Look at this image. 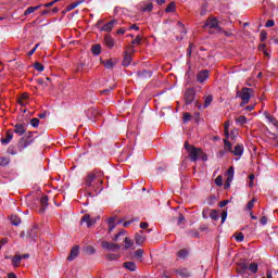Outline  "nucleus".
Masks as SVG:
<instances>
[{
	"label": "nucleus",
	"mask_w": 278,
	"mask_h": 278,
	"mask_svg": "<svg viewBox=\"0 0 278 278\" xmlns=\"http://www.w3.org/2000/svg\"><path fill=\"white\" fill-rule=\"evenodd\" d=\"M103 184V172L93 170L87 175L85 178V188L87 190V194L92 197V192L99 194L101 192V185Z\"/></svg>",
	"instance_id": "1"
},
{
	"label": "nucleus",
	"mask_w": 278,
	"mask_h": 278,
	"mask_svg": "<svg viewBox=\"0 0 278 278\" xmlns=\"http://www.w3.org/2000/svg\"><path fill=\"white\" fill-rule=\"evenodd\" d=\"M185 149L188 151L191 162H197V160L207 162V154H205L201 148H194L190 146V143L185 142Z\"/></svg>",
	"instance_id": "2"
},
{
	"label": "nucleus",
	"mask_w": 278,
	"mask_h": 278,
	"mask_svg": "<svg viewBox=\"0 0 278 278\" xmlns=\"http://www.w3.org/2000/svg\"><path fill=\"white\" fill-rule=\"evenodd\" d=\"M36 134L34 131L26 132L17 142V149L20 152L25 151L27 147H31L36 142Z\"/></svg>",
	"instance_id": "3"
},
{
	"label": "nucleus",
	"mask_w": 278,
	"mask_h": 278,
	"mask_svg": "<svg viewBox=\"0 0 278 278\" xmlns=\"http://www.w3.org/2000/svg\"><path fill=\"white\" fill-rule=\"evenodd\" d=\"M224 149L225 151L233 153L237 157H242V155H244V146L237 144L233 149V146L231 144V142H229L228 139H224Z\"/></svg>",
	"instance_id": "4"
},
{
	"label": "nucleus",
	"mask_w": 278,
	"mask_h": 278,
	"mask_svg": "<svg viewBox=\"0 0 278 278\" xmlns=\"http://www.w3.org/2000/svg\"><path fill=\"white\" fill-rule=\"evenodd\" d=\"M251 94H253V89L247 87L237 92V97H239V99L242 101L241 105H247V103L251 101Z\"/></svg>",
	"instance_id": "5"
},
{
	"label": "nucleus",
	"mask_w": 278,
	"mask_h": 278,
	"mask_svg": "<svg viewBox=\"0 0 278 278\" xmlns=\"http://www.w3.org/2000/svg\"><path fill=\"white\" fill-rule=\"evenodd\" d=\"M205 26L210 27V29H216L217 31H222V28L218 25V20L216 17L207 18L205 22Z\"/></svg>",
	"instance_id": "6"
},
{
	"label": "nucleus",
	"mask_w": 278,
	"mask_h": 278,
	"mask_svg": "<svg viewBox=\"0 0 278 278\" xmlns=\"http://www.w3.org/2000/svg\"><path fill=\"white\" fill-rule=\"evenodd\" d=\"M13 131L17 136H25V131H27V125L23 123H17L15 124Z\"/></svg>",
	"instance_id": "7"
},
{
	"label": "nucleus",
	"mask_w": 278,
	"mask_h": 278,
	"mask_svg": "<svg viewBox=\"0 0 278 278\" xmlns=\"http://www.w3.org/2000/svg\"><path fill=\"white\" fill-rule=\"evenodd\" d=\"M101 245H102V249H106V251H119L121 250V245H118L116 243H111L108 241H102Z\"/></svg>",
	"instance_id": "8"
},
{
	"label": "nucleus",
	"mask_w": 278,
	"mask_h": 278,
	"mask_svg": "<svg viewBox=\"0 0 278 278\" xmlns=\"http://www.w3.org/2000/svg\"><path fill=\"white\" fill-rule=\"evenodd\" d=\"M237 273L239 275H244L247 273V270H249V263L247 261H240L237 264Z\"/></svg>",
	"instance_id": "9"
},
{
	"label": "nucleus",
	"mask_w": 278,
	"mask_h": 278,
	"mask_svg": "<svg viewBox=\"0 0 278 278\" xmlns=\"http://www.w3.org/2000/svg\"><path fill=\"white\" fill-rule=\"evenodd\" d=\"M194 97H195L194 89H188L185 92L186 105H190L192 103V101H194Z\"/></svg>",
	"instance_id": "10"
},
{
	"label": "nucleus",
	"mask_w": 278,
	"mask_h": 278,
	"mask_svg": "<svg viewBox=\"0 0 278 278\" xmlns=\"http://www.w3.org/2000/svg\"><path fill=\"white\" fill-rule=\"evenodd\" d=\"M100 217H90V215L86 214L83 216V223L87 224V227H92L94 223L99 220Z\"/></svg>",
	"instance_id": "11"
},
{
	"label": "nucleus",
	"mask_w": 278,
	"mask_h": 278,
	"mask_svg": "<svg viewBox=\"0 0 278 278\" xmlns=\"http://www.w3.org/2000/svg\"><path fill=\"white\" fill-rule=\"evenodd\" d=\"M208 77L210 71L203 70L197 74V81H199V84H203V81H205V79H207Z\"/></svg>",
	"instance_id": "12"
},
{
	"label": "nucleus",
	"mask_w": 278,
	"mask_h": 278,
	"mask_svg": "<svg viewBox=\"0 0 278 278\" xmlns=\"http://www.w3.org/2000/svg\"><path fill=\"white\" fill-rule=\"evenodd\" d=\"M14 138V131L12 129L7 130V135L1 139V144H10Z\"/></svg>",
	"instance_id": "13"
},
{
	"label": "nucleus",
	"mask_w": 278,
	"mask_h": 278,
	"mask_svg": "<svg viewBox=\"0 0 278 278\" xmlns=\"http://www.w3.org/2000/svg\"><path fill=\"white\" fill-rule=\"evenodd\" d=\"M79 255V245H74L67 256L68 262H73Z\"/></svg>",
	"instance_id": "14"
},
{
	"label": "nucleus",
	"mask_w": 278,
	"mask_h": 278,
	"mask_svg": "<svg viewBox=\"0 0 278 278\" xmlns=\"http://www.w3.org/2000/svg\"><path fill=\"white\" fill-rule=\"evenodd\" d=\"M114 25H118V21L113 20L102 26V31H112L114 29Z\"/></svg>",
	"instance_id": "15"
},
{
	"label": "nucleus",
	"mask_w": 278,
	"mask_h": 278,
	"mask_svg": "<svg viewBox=\"0 0 278 278\" xmlns=\"http://www.w3.org/2000/svg\"><path fill=\"white\" fill-rule=\"evenodd\" d=\"M136 244L139 247H142L143 242H147V236H144L142 232L135 235Z\"/></svg>",
	"instance_id": "16"
},
{
	"label": "nucleus",
	"mask_w": 278,
	"mask_h": 278,
	"mask_svg": "<svg viewBox=\"0 0 278 278\" xmlns=\"http://www.w3.org/2000/svg\"><path fill=\"white\" fill-rule=\"evenodd\" d=\"M40 205H41V207H40L39 212L42 214L47 210V205H49V197L43 195L40 199Z\"/></svg>",
	"instance_id": "17"
},
{
	"label": "nucleus",
	"mask_w": 278,
	"mask_h": 278,
	"mask_svg": "<svg viewBox=\"0 0 278 278\" xmlns=\"http://www.w3.org/2000/svg\"><path fill=\"white\" fill-rule=\"evenodd\" d=\"M104 45L109 47V49H114V38L110 35L104 36Z\"/></svg>",
	"instance_id": "18"
},
{
	"label": "nucleus",
	"mask_w": 278,
	"mask_h": 278,
	"mask_svg": "<svg viewBox=\"0 0 278 278\" xmlns=\"http://www.w3.org/2000/svg\"><path fill=\"white\" fill-rule=\"evenodd\" d=\"M124 268H126V270H130V273H136V269L138 267L136 266V263H134V262H125Z\"/></svg>",
	"instance_id": "19"
},
{
	"label": "nucleus",
	"mask_w": 278,
	"mask_h": 278,
	"mask_svg": "<svg viewBox=\"0 0 278 278\" xmlns=\"http://www.w3.org/2000/svg\"><path fill=\"white\" fill-rule=\"evenodd\" d=\"M131 55L129 54V52H124V60H123V66H129V64H131Z\"/></svg>",
	"instance_id": "20"
},
{
	"label": "nucleus",
	"mask_w": 278,
	"mask_h": 278,
	"mask_svg": "<svg viewBox=\"0 0 278 278\" xmlns=\"http://www.w3.org/2000/svg\"><path fill=\"white\" fill-rule=\"evenodd\" d=\"M176 273L177 275H179V277H182V278L190 277V273L188 271L187 268L177 269Z\"/></svg>",
	"instance_id": "21"
},
{
	"label": "nucleus",
	"mask_w": 278,
	"mask_h": 278,
	"mask_svg": "<svg viewBox=\"0 0 278 278\" xmlns=\"http://www.w3.org/2000/svg\"><path fill=\"white\" fill-rule=\"evenodd\" d=\"M81 3H84V0H79V1L68 4L66 7V12H71L72 10H75V8H77V5H81Z\"/></svg>",
	"instance_id": "22"
},
{
	"label": "nucleus",
	"mask_w": 278,
	"mask_h": 278,
	"mask_svg": "<svg viewBox=\"0 0 278 278\" xmlns=\"http://www.w3.org/2000/svg\"><path fill=\"white\" fill-rule=\"evenodd\" d=\"M40 8H42V4H39L37 7H29L25 12H24V16H27L29 14H34V12L36 10H40Z\"/></svg>",
	"instance_id": "23"
},
{
	"label": "nucleus",
	"mask_w": 278,
	"mask_h": 278,
	"mask_svg": "<svg viewBox=\"0 0 278 278\" xmlns=\"http://www.w3.org/2000/svg\"><path fill=\"white\" fill-rule=\"evenodd\" d=\"M189 253L190 252L188 250L182 249L177 252V257H179V260H186V257H188Z\"/></svg>",
	"instance_id": "24"
},
{
	"label": "nucleus",
	"mask_w": 278,
	"mask_h": 278,
	"mask_svg": "<svg viewBox=\"0 0 278 278\" xmlns=\"http://www.w3.org/2000/svg\"><path fill=\"white\" fill-rule=\"evenodd\" d=\"M212 101H214V96H204V108H210V105H212Z\"/></svg>",
	"instance_id": "25"
},
{
	"label": "nucleus",
	"mask_w": 278,
	"mask_h": 278,
	"mask_svg": "<svg viewBox=\"0 0 278 278\" xmlns=\"http://www.w3.org/2000/svg\"><path fill=\"white\" fill-rule=\"evenodd\" d=\"M228 178L226 187L229 188V182L233 181V167L228 168Z\"/></svg>",
	"instance_id": "26"
},
{
	"label": "nucleus",
	"mask_w": 278,
	"mask_h": 278,
	"mask_svg": "<svg viewBox=\"0 0 278 278\" xmlns=\"http://www.w3.org/2000/svg\"><path fill=\"white\" fill-rule=\"evenodd\" d=\"M153 11V3L149 2L141 5V12H152Z\"/></svg>",
	"instance_id": "27"
},
{
	"label": "nucleus",
	"mask_w": 278,
	"mask_h": 278,
	"mask_svg": "<svg viewBox=\"0 0 278 278\" xmlns=\"http://www.w3.org/2000/svg\"><path fill=\"white\" fill-rule=\"evenodd\" d=\"M11 224L18 227V225H21V217L17 215H11Z\"/></svg>",
	"instance_id": "28"
},
{
	"label": "nucleus",
	"mask_w": 278,
	"mask_h": 278,
	"mask_svg": "<svg viewBox=\"0 0 278 278\" xmlns=\"http://www.w3.org/2000/svg\"><path fill=\"white\" fill-rule=\"evenodd\" d=\"M91 52L93 55H100L101 54V45H93L91 47Z\"/></svg>",
	"instance_id": "29"
},
{
	"label": "nucleus",
	"mask_w": 278,
	"mask_h": 278,
	"mask_svg": "<svg viewBox=\"0 0 278 278\" xmlns=\"http://www.w3.org/2000/svg\"><path fill=\"white\" fill-rule=\"evenodd\" d=\"M23 261V256L17 255L12 258L13 266H21V262Z\"/></svg>",
	"instance_id": "30"
},
{
	"label": "nucleus",
	"mask_w": 278,
	"mask_h": 278,
	"mask_svg": "<svg viewBox=\"0 0 278 278\" xmlns=\"http://www.w3.org/2000/svg\"><path fill=\"white\" fill-rule=\"evenodd\" d=\"M116 218L115 217H110L109 218V231H113L114 228L116 227L115 225Z\"/></svg>",
	"instance_id": "31"
},
{
	"label": "nucleus",
	"mask_w": 278,
	"mask_h": 278,
	"mask_svg": "<svg viewBox=\"0 0 278 278\" xmlns=\"http://www.w3.org/2000/svg\"><path fill=\"white\" fill-rule=\"evenodd\" d=\"M268 123H270L271 125H274V127H278V121L277 118H275V116L273 115H267L266 116Z\"/></svg>",
	"instance_id": "32"
},
{
	"label": "nucleus",
	"mask_w": 278,
	"mask_h": 278,
	"mask_svg": "<svg viewBox=\"0 0 278 278\" xmlns=\"http://www.w3.org/2000/svg\"><path fill=\"white\" fill-rule=\"evenodd\" d=\"M248 270H250V273H257L258 270V265L257 263H251L250 265H248Z\"/></svg>",
	"instance_id": "33"
},
{
	"label": "nucleus",
	"mask_w": 278,
	"mask_h": 278,
	"mask_svg": "<svg viewBox=\"0 0 278 278\" xmlns=\"http://www.w3.org/2000/svg\"><path fill=\"white\" fill-rule=\"evenodd\" d=\"M229 121L225 122L224 124V136L225 138H229V127H230Z\"/></svg>",
	"instance_id": "34"
},
{
	"label": "nucleus",
	"mask_w": 278,
	"mask_h": 278,
	"mask_svg": "<svg viewBox=\"0 0 278 278\" xmlns=\"http://www.w3.org/2000/svg\"><path fill=\"white\" fill-rule=\"evenodd\" d=\"M8 164H10V157L0 156V166H8Z\"/></svg>",
	"instance_id": "35"
},
{
	"label": "nucleus",
	"mask_w": 278,
	"mask_h": 278,
	"mask_svg": "<svg viewBox=\"0 0 278 278\" xmlns=\"http://www.w3.org/2000/svg\"><path fill=\"white\" fill-rule=\"evenodd\" d=\"M124 242H125V249H131V247H134V240L129 239V237H126Z\"/></svg>",
	"instance_id": "36"
},
{
	"label": "nucleus",
	"mask_w": 278,
	"mask_h": 278,
	"mask_svg": "<svg viewBox=\"0 0 278 278\" xmlns=\"http://www.w3.org/2000/svg\"><path fill=\"white\" fill-rule=\"evenodd\" d=\"M208 216H210V218H212V220H218V211L211 210Z\"/></svg>",
	"instance_id": "37"
},
{
	"label": "nucleus",
	"mask_w": 278,
	"mask_h": 278,
	"mask_svg": "<svg viewBox=\"0 0 278 278\" xmlns=\"http://www.w3.org/2000/svg\"><path fill=\"white\" fill-rule=\"evenodd\" d=\"M238 138V129H233L231 130V132L229 134V137L226 138V140H236Z\"/></svg>",
	"instance_id": "38"
},
{
	"label": "nucleus",
	"mask_w": 278,
	"mask_h": 278,
	"mask_svg": "<svg viewBox=\"0 0 278 278\" xmlns=\"http://www.w3.org/2000/svg\"><path fill=\"white\" fill-rule=\"evenodd\" d=\"M35 71H38V73H42L45 71V65L41 64L40 62H36L34 65Z\"/></svg>",
	"instance_id": "39"
},
{
	"label": "nucleus",
	"mask_w": 278,
	"mask_h": 278,
	"mask_svg": "<svg viewBox=\"0 0 278 278\" xmlns=\"http://www.w3.org/2000/svg\"><path fill=\"white\" fill-rule=\"evenodd\" d=\"M236 122L239 123V125H247V116L240 115L236 118Z\"/></svg>",
	"instance_id": "40"
},
{
	"label": "nucleus",
	"mask_w": 278,
	"mask_h": 278,
	"mask_svg": "<svg viewBox=\"0 0 278 278\" xmlns=\"http://www.w3.org/2000/svg\"><path fill=\"white\" fill-rule=\"evenodd\" d=\"M103 64L109 70L114 68V61H112V60H106V61L103 62Z\"/></svg>",
	"instance_id": "41"
},
{
	"label": "nucleus",
	"mask_w": 278,
	"mask_h": 278,
	"mask_svg": "<svg viewBox=\"0 0 278 278\" xmlns=\"http://www.w3.org/2000/svg\"><path fill=\"white\" fill-rule=\"evenodd\" d=\"M8 153H9V155H16L18 153V151L16 150V147L11 146L8 148Z\"/></svg>",
	"instance_id": "42"
},
{
	"label": "nucleus",
	"mask_w": 278,
	"mask_h": 278,
	"mask_svg": "<svg viewBox=\"0 0 278 278\" xmlns=\"http://www.w3.org/2000/svg\"><path fill=\"white\" fill-rule=\"evenodd\" d=\"M85 253H87V255H93L94 249L92 248V245H88L87 248H85Z\"/></svg>",
	"instance_id": "43"
},
{
	"label": "nucleus",
	"mask_w": 278,
	"mask_h": 278,
	"mask_svg": "<svg viewBox=\"0 0 278 278\" xmlns=\"http://www.w3.org/2000/svg\"><path fill=\"white\" fill-rule=\"evenodd\" d=\"M131 45H142V37L138 35L132 41Z\"/></svg>",
	"instance_id": "44"
},
{
	"label": "nucleus",
	"mask_w": 278,
	"mask_h": 278,
	"mask_svg": "<svg viewBox=\"0 0 278 278\" xmlns=\"http://www.w3.org/2000/svg\"><path fill=\"white\" fill-rule=\"evenodd\" d=\"M175 8H176L175 2H170L165 9V12H173Z\"/></svg>",
	"instance_id": "45"
},
{
	"label": "nucleus",
	"mask_w": 278,
	"mask_h": 278,
	"mask_svg": "<svg viewBox=\"0 0 278 278\" xmlns=\"http://www.w3.org/2000/svg\"><path fill=\"white\" fill-rule=\"evenodd\" d=\"M30 125H31V127H38V125H40V119H38L36 117L30 119Z\"/></svg>",
	"instance_id": "46"
},
{
	"label": "nucleus",
	"mask_w": 278,
	"mask_h": 278,
	"mask_svg": "<svg viewBox=\"0 0 278 278\" xmlns=\"http://www.w3.org/2000/svg\"><path fill=\"white\" fill-rule=\"evenodd\" d=\"M255 201H257V200L254 198L248 202V205H247L248 210H253V207L255 205Z\"/></svg>",
	"instance_id": "47"
},
{
	"label": "nucleus",
	"mask_w": 278,
	"mask_h": 278,
	"mask_svg": "<svg viewBox=\"0 0 278 278\" xmlns=\"http://www.w3.org/2000/svg\"><path fill=\"white\" fill-rule=\"evenodd\" d=\"M237 242H242L244 240V233L238 232L236 236Z\"/></svg>",
	"instance_id": "48"
},
{
	"label": "nucleus",
	"mask_w": 278,
	"mask_h": 278,
	"mask_svg": "<svg viewBox=\"0 0 278 278\" xmlns=\"http://www.w3.org/2000/svg\"><path fill=\"white\" fill-rule=\"evenodd\" d=\"M135 255L136 257L140 258L144 255V250L142 249H138L136 252H135Z\"/></svg>",
	"instance_id": "49"
},
{
	"label": "nucleus",
	"mask_w": 278,
	"mask_h": 278,
	"mask_svg": "<svg viewBox=\"0 0 278 278\" xmlns=\"http://www.w3.org/2000/svg\"><path fill=\"white\" fill-rule=\"evenodd\" d=\"M118 257H121L118 254H109L108 255V260H110L111 262L118 260Z\"/></svg>",
	"instance_id": "50"
},
{
	"label": "nucleus",
	"mask_w": 278,
	"mask_h": 278,
	"mask_svg": "<svg viewBox=\"0 0 278 278\" xmlns=\"http://www.w3.org/2000/svg\"><path fill=\"white\" fill-rule=\"evenodd\" d=\"M260 50L263 51L264 55H266L267 58H270V54H268V50H266V46L265 45L261 46Z\"/></svg>",
	"instance_id": "51"
},
{
	"label": "nucleus",
	"mask_w": 278,
	"mask_h": 278,
	"mask_svg": "<svg viewBox=\"0 0 278 278\" xmlns=\"http://www.w3.org/2000/svg\"><path fill=\"white\" fill-rule=\"evenodd\" d=\"M215 184L216 186H223V176H217L215 179Z\"/></svg>",
	"instance_id": "52"
},
{
	"label": "nucleus",
	"mask_w": 278,
	"mask_h": 278,
	"mask_svg": "<svg viewBox=\"0 0 278 278\" xmlns=\"http://www.w3.org/2000/svg\"><path fill=\"white\" fill-rule=\"evenodd\" d=\"M40 47V43H36V46L28 52V55L31 56L36 53V50Z\"/></svg>",
	"instance_id": "53"
},
{
	"label": "nucleus",
	"mask_w": 278,
	"mask_h": 278,
	"mask_svg": "<svg viewBox=\"0 0 278 278\" xmlns=\"http://www.w3.org/2000/svg\"><path fill=\"white\" fill-rule=\"evenodd\" d=\"M210 212H211L210 208H204L203 212H202L203 218H207L210 216Z\"/></svg>",
	"instance_id": "54"
},
{
	"label": "nucleus",
	"mask_w": 278,
	"mask_h": 278,
	"mask_svg": "<svg viewBox=\"0 0 278 278\" xmlns=\"http://www.w3.org/2000/svg\"><path fill=\"white\" fill-rule=\"evenodd\" d=\"M268 37V34L265 30L261 31V41L264 42V40H266V38Z\"/></svg>",
	"instance_id": "55"
},
{
	"label": "nucleus",
	"mask_w": 278,
	"mask_h": 278,
	"mask_svg": "<svg viewBox=\"0 0 278 278\" xmlns=\"http://www.w3.org/2000/svg\"><path fill=\"white\" fill-rule=\"evenodd\" d=\"M275 26V21L274 20H268L265 24V27H274Z\"/></svg>",
	"instance_id": "56"
},
{
	"label": "nucleus",
	"mask_w": 278,
	"mask_h": 278,
	"mask_svg": "<svg viewBox=\"0 0 278 278\" xmlns=\"http://www.w3.org/2000/svg\"><path fill=\"white\" fill-rule=\"evenodd\" d=\"M190 118H192V116L190 115V113H184V122L188 123V121H190Z\"/></svg>",
	"instance_id": "57"
},
{
	"label": "nucleus",
	"mask_w": 278,
	"mask_h": 278,
	"mask_svg": "<svg viewBox=\"0 0 278 278\" xmlns=\"http://www.w3.org/2000/svg\"><path fill=\"white\" fill-rule=\"evenodd\" d=\"M227 220V211L222 212V224Z\"/></svg>",
	"instance_id": "58"
},
{
	"label": "nucleus",
	"mask_w": 278,
	"mask_h": 278,
	"mask_svg": "<svg viewBox=\"0 0 278 278\" xmlns=\"http://www.w3.org/2000/svg\"><path fill=\"white\" fill-rule=\"evenodd\" d=\"M229 203V200H224L219 202V207H225Z\"/></svg>",
	"instance_id": "59"
},
{
	"label": "nucleus",
	"mask_w": 278,
	"mask_h": 278,
	"mask_svg": "<svg viewBox=\"0 0 278 278\" xmlns=\"http://www.w3.org/2000/svg\"><path fill=\"white\" fill-rule=\"evenodd\" d=\"M140 227H141V229H148V228H149V223L142 222V223L140 224Z\"/></svg>",
	"instance_id": "60"
},
{
	"label": "nucleus",
	"mask_w": 278,
	"mask_h": 278,
	"mask_svg": "<svg viewBox=\"0 0 278 278\" xmlns=\"http://www.w3.org/2000/svg\"><path fill=\"white\" fill-rule=\"evenodd\" d=\"M186 220V217H184V215L179 214L178 216V225H181V223Z\"/></svg>",
	"instance_id": "61"
},
{
	"label": "nucleus",
	"mask_w": 278,
	"mask_h": 278,
	"mask_svg": "<svg viewBox=\"0 0 278 278\" xmlns=\"http://www.w3.org/2000/svg\"><path fill=\"white\" fill-rule=\"evenodd\" d=\"M267 223H268V218H266V216H263L261 218V225H267Z\"/></svg>",
	"instance_id": "62"
},
{
	"label": "nucleus",
	"mask_w": 278,
	"mask_h": 278,
	"mask_svg": "<svg viewBox=\"0 0 278 278\" xmlns=\"http://www.w3.org/2000/svg\"><path fill=\"white\" fill-rule=\"evenodd\" d=\"M4 244H8V238L1 239V241H0V249H1V247H3Z\"/></svg>",
	"instance_id": "63"
},
{
	"label": "nucleus",
	"mask_w": 278,
	"mask_h": 278,
	"mask_svg": "<svg viewBox=\"0 0 278 278\" xmlns=\"http://www.w3.org/2000/svg\"><path fill=\"white\" fill-rule=\"evenodd\" d=\"M126 31H127V29H125V28H119V29L117 30V34L121 35V36H123V35H125Z\"/></svg>",
	"instance_id": "64"
}]
</instances>
